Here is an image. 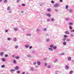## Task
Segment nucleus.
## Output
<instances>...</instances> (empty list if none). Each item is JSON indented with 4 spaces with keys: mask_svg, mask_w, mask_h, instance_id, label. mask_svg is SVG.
Here are the masks:
<instances>
[{
    "mask_svg": "<svg viewBox=\"0 0 74 74\" xmlns=\"http://www.w3.org/2000/svg\"><path fill=\"white\" fill-rule=\"evenodd\" d=\"M7 0H3V2L5 3H7Z\"/></svg>",
    "mask_w": 74,
    "mask_h": 74,
    "instance_id": "30",
    "label": "nucleus"
},
{
    "mask_svg": "<svg viewBox=\"0 0 74 74\" xmlns=\"http://www.w3.org/2000/svg\"><path fill=\"white\" fill-rule=\"evenodd\" d=\"M73 9H69V12H73Z\"/></svg>",
    "mask_w": 74,
    "mask_h": 74,
    "instance_id": "15",
    "label": "nucleus"
},
{
    "mask_svg": "<svg viewBox=\"0 0 74 74\" xmlns=\"http://www.w3.org/2000/svg\"><path fill=\"white\" fill-rule=\"evenodd\" d=\"M69 29H70V30H72L73 28H72V27L71 25L69 26Z\"/></svg>",
    "mask_w": 74,
    "mask_h": 74,
    "instance_id": "21",
    "label": "nucleus"
},
{
    "mask_svg": "<svg viewBox=\"0 0 74 74\" xmlns=\"http://www.w3.org/2000/svg\"><path fill=\"white\" fill-rule=\"evenodd\" d=\"M14 30L15 31H16V30H18V28H14Z\"/></svg>",
    "mask_w": 74,
    "mask_h": 74,
    "instance_id": "36",
    "label": "nucleus"
},
{
    "mask_svg": "<svg viewBox=\"0 0 74 74\" xmlns=\"http://www.w3.org/2000/svg\"><path fill=\"white\" fill-rule=\"evenodd\" d=\"M65 34H70V33H69V32L66 31L65 32Z\"/></svg>",
    "mask_w": 74,
    "mask_h": 74,
    "instance_id": "10",
    "label": "nucleus"
},
{
    "mask_svg": "<svg viewBox=\"0 0 74 74\" xmlns=\"http://www.w3.org/2000/svg\"><path fill=\"white\" fill-rule=\"evenodd\" d=\"M37 64L38 65V66H40V65L41 64V62H40L38 61L37 62Z\"/></svg>",
    "mask_w": 74,
    "mask_h": 74,
    "instance_id": "9",
    "label": "nucleus"
},
{
    "mask_svg": "<svg viewBox=\"0 0 74 74\" xmlns=\"http://www.w3.org/2000/svg\"><path fill=\"white\" fill-rule=\"evenodd\" d=\"M2 61H3V62H5V59H4V58H3L2 59Z\"/></svg>",
    "mask_w": 74,
    "mask_h": 74,
    "instance_id": "19",
    "label": "nucleus"
},
{
    "mask_svg": "<svg viewBox=\"0 0 74 74\" xmlns=\"http://www.w3.org/2000/svg\"><path fill=\"white\" fill-rule=\"evenodd\" d=\"M9 11V13H10V14H11L12 13V10H10Z\"/></svg>",
    "mask_w": 74,
    "mask_h": 74,
    "instance_id": "35",
    "label": "nucleus"
},
{
    "mask_svg": "<svg viewBox=\"0 0 74 74\" xmlns=\"http://www.w3.org/2000/svg\"><path fill=\"white\" fill-rule=\"evenodd\" d=\"M39 31H40V30L38 29H36V33H38V32H39Z\"/></svg>",
    "mask_w": 74,
    "mask_h": 74,
    "instance_id": "26",
    "label": "nucleus"
},
{
    "mask_svg": "<svg viewBox=\"0 0 74 74\" xmlns=\"http://www.w3.org/2000/svg\"><path fill=\"white\" fill-rule=\"evenodd\" d=\"M65 69H66V70H69V66L67 65H66L65 66Z\"/></svg>",
    "mask_w": 74,
    "mask_h": 74,
    "instance_id": "2",
    "label": "nucleus"
},
{
    "mask_svg": "<svg viewBox=\"0 0 74 74\" xmlns=\"http://www.w3.org/2000/svg\"><path fill=\"white\" fill-rule=\"evenodd\" d=\"M11 10V7L10 6L8 7L7 8V10L8 11H10V10Z\"/></svg>",
    "mask_w": 74,
    "mask_h": 74,
    "instance_id": "6",
    "label": "nucleus"
},
{
    "mask_svg": "<svg viewBox=\"0 0 74 74\" xmlns=\"http://www.w3.org/2000/svg\"><path fill=\"white\" fill-rule=\"evenodd\" d=\"M1 67L2 68H4V67H5V65H2L1 66Z\"/></svg>",
    "mask_w": 74,
    "mask_h": 74,
    "instance_id": "34",
    "label": "nucleus"
},
{
    "mask_svg": "<svg viewBox=\"0 0 74 74\" xmlns=\"http://www.w3.org/2000/svg\"><path fill=\"white\" fill-rule=\"evenodd\" d=\"M32 48H33V47L31 46H30L29 47V49H32Z\"/></svg>",
    "mask_w": 74,
    "mask_h": 74,
    "instance_id": "44",
    "label": "nucleus"
},
{
    "mask_svg": "<svg viewBox=\"0 0 74 74\" xmlns=\"http://www.w3.org/2000/svg\"><path fill=\"white\" fill-rule=\"evenodd\" d=\"M54 20H55V19L53 18L51 19V21H52V22H53V21H54Z\"/></svg>",
    "mask_w": 74,
    "mask_h": 74,
    "instance_id": "41",
    "label": "nucleus"
},
{
    "mask_svg": "<svg viewBox=\"0 0 74 74\" xmlns=\"http://www.w3.org/2000/svg\"><path fill=\"white\" fill-rule=\"evenodd\" d=\"M55 73H56L55 74H58V71H55Z\"/></svg>",
    "mask_w": 74,
    "mask_h": 74,
    "instance_id": "50",
    "label": "nucleus"
},
{
    "mask_svg": "<svg viewBox=\"0 0 74 74\" xmlns=\"http://www.w3.org/2000/svg\"><path fill=\"white\" fill-rule=\"evenodd\" d=\"M22 74H25V73L24 72H22Z\"/></svg>",
    "mask_w": 74,
    "mask_h": 74,
    "instance_id": "60",
    "label": "nucleus"
},
{
    "mask_svg": "<svg viewBox=\"0 0 74 74\" xmlns=\"http://www.w3.org/2000/svg\"><path fill=\"white\" fill-rule=\"evenodd\" d=\"M4 53L3 52H2L0 54V56H2L3 55V54Z\"/></svg>",
    "mask_w": 74,
    "mask_h": 74,
    "instance_id": "16",
    "label": "nucleus"
},
{
    "mask_svg": "<svg viewBox=\"0 0 74 74\" xmlns=\"http://www.w3.org/2000/svg\"><path fill=\"white\" fill-rule=\"evenodd\" d=\"M43 30L44 32H47V29L46 28H45L43 29Z\"/></svg>",
    "mask_w": 74,
    "mask_h": 74,
    "instance_id": "8",
    "label": "nucleus"
},
{
    "mask_svg": "<svg viewBox=\"0 0 74 74\" xmlns=\"http://www.w3.org/2000/svg\"><path fill=\"white\" fill-rule=\"evenodd\" d=\"M67 42H69L70 41V39L68 38L66 40Z\"/></svg>",
    "mask_w": 74,
    "mask_h": 74,
    "instance_id": "22",
    "label": "nucleus"
},
{
    "mask_svg": "<svg viewBox=\"0 0 74 74\" xmlns=\"http://www.w3.org/2000/svg\"><path fill=\"white\" fill-rule=\"evenodd\" d=\"M51 3L52 4H53L55 3V2L53 1H51Z\"/></svg>",
    "mask_w": 74,
    "mask_h": 74,
    "instance_id": "38",
    "label": "nucleus"
},
{
    "mask_svg": "<svg viewBox=\"0 0 74 74\" xmlns=\"http://www.w3.org/2000/svg\"><path fill=\"white\" fill-rule=\"evenodd\" d=\"M47 16H48L49 17H51V14H50L49 13L47 14Z\"/></svg>",
    "mask_w": 74,
    "mask_h": 74,
    "instance_id": "14",
    "label": "nucleus"
},
{
    "mask_svg": "<svg viewBox=\"0 0 74 74\" xmlns=\"http://www.w3.org/2000/svg\"><path fill=\"white\" fill-rule=\"evenodd\" d=\"M33 64H34V65H36V64H37V63H36V62H34V63H33Z\"/></svg>",
    "mask_w": 74,
    "mask_h": 74,
    "instance_id": "39",
    "label": "nucleus"
},
{
    "mask_svg": "<svg viewBox=\"0 0 74 74\" xmlns=\"http://www.w3.org/2000/svg\"><path fill=\"white\" fill-rule=\"evenodd\" d=\"M64 55V53H62L60 54V55Z\"/></svg>",
    "mask_w": 74,
    "mask_h": 74,
    "instance_id": "55",
    "label": "nucleus"
},
{
    "mask_svg": "<svg viewBox=\"0 0 74 74\" xmlns=\"http://www.w3.org/2000/svg\"><path fill=\"white\" fill-rule=\"evenodd\" d=\"M5 56L6 57H8V55L7 54L5 55Z\"/></svg>",
    "mask_w": 74,
    "mask_h": 74,
    "instance_id": "46",
    "label": "nucleus"
},
{
    "mask_svg": "<svg viewBox=\"0 0 74 74\" xmlns=\"http://www.w3.org/2000/svg\"><path fill=\"white\" fill-rule=\"evenodd\" d=\"M15 48H16V49H17V48H18V46H16L15 47Z\"/></svg>",
    "mask_w": 74,
    "mask_h": 74,
    "instance_id": "51",
    "label": "nucleus"
},
{
    "mask_svg": "<svg viewBox=\"0 0 74 74\" xmlns=\"http://www.w3.org/2000/svg\"><path fill=\"white\" fill-rule=\"evenodd\" d=\"M57 48V47L56 46H54L53 47V49H56Z\"/></svg>",
    "mask_w": 74,
    "mask_h": 74,
    "instance_id": "17",
    "label": "nucleus"
},
{
    "mask_svg": "<svg viewBox=\"0 0 74 74\" xmlns=\"http://www.w3.org/2000/svg\"><path fill=\"white\" fill-rule=\"evenodd\" d=\"M60 2L61 3L63 2V0H60Z\"/></svg>",
    "mask_w": 74,
    "mask_h": 74,
    "instance_id": "59",
    "label": "nucleus"
},
{
    "mask_svg": "<svg viewBox=\"0 0 74 74\" xmlns=\"http://www.w3.org/2000/svg\"><path fill=\"white\" fill-rule=\"evenodd\" d=\"M17 3H19V0H18L17 1Z\"/></svg>",
    "mask_w": 74,
    "mask_h": 74,
    "instance_id": "62",
    "label": "nucleus"
},
{
    "mask_svg": "<svg viewBox=\"0 0 74 74\" xmlns=\"http://www.w3.org/2000/svg\"><path fill=\"white\" fill-rule=\"evenodd\" d=\"M54 10L56 12H58L59 10L57 9H55Z\"/></svg>",
    "mask_w": 74,
    "mask_h": 74,
    "instance_id": "28",
    "label": "nucleus"
},
{
    "mask_svg": "<svg viewBox=\"0 0 74 74\" xmlns=\"http://www.w3.org/2000/svg\"><path fill=\"white\" fill-rule=\"evenodd\" d=\"M71 33H72V32H74V30H71Z\"/></svg>",
    "mask_w": 74,
    "mask_h": 74,
    "instance_id": "57",
    "label": "nucleus"
},
{
    "mask_svg": "<svg viewBox=\"0 0 74 74\" xmlns=\"http://www.w3.org/2000/svg\"><path fill=\"white\" fill-rule=\"evenodd\" d=\"M10 71L11 72H12V71H15V69H12L10 70Z\"/></svg>",
    "mask_w": 74,
    "mask_h": 74,
    "instance_id": "18",
    "label": "nucleus"
},
{
    "mask_svg": "<svg viewBox=\"0 0 74 74\" xmlns=\"http://www.w3.org/2000/svg\"><path fill=\"white\" fill-rule=\"evenodd\" d=\"M64 37L65 38H67V35H65L64 36Z\"/></svg>",
    "mask_w": 74,
    "mask_h": 74,
    "instance_id": "52",
    "label": "nucleus"
},
{
    "mask_svg": "<svg viewBox=\"0 0 74 74\" xmlns=\"http://www.w3.org/2000/svg\"><path fill=\"white\" fill-rule=\"evenodd\" d=\"M25 47L26 48H28L29 47V45H25Z\"/></svg>",
    "mask_w": 74,
    "mask_h": 74,
    "instance_id": "4",
    "label": "nucleus"
},
{
    "mask_svg": "<svg viewBox=\"0 0 74 74\" xmlns=\"http://www.w3.org/2000/svg\"><path fill=\"white\" fill-rule=\"evenodd\" d=\"M49 50H51V51H53V49H52V48H49Z\"/></svg>",
    "mask_w": 74,
    "mask_h": 74,
    "instance_id": "37",
    "label": "nucleus"
},
{
    "mask_svg": "<svg viewBox=\"0 0 74 74\" xmlns=\"http://www.w3.org/2000/svg\"><path fill=\"white\" fill-rule=\"evenodd\" d=\"M63 45H66L67 44L66 42H64L63 43Z\"/></svg>",
    "mask_w": 74,
    "mask_h": 74,
    "instance_id": "13",
    "label": "nucleus"
},
{
    "mask_svg": "<svg viewBox=\"0 0 74 74\" xmlns=\"http://www.w3.org/2000/svg\"><path fill=\"white\" fill-rule=\"evenodd\" d=\"M27 36H31V34H27Z\"/></svg>",
    "mask_w": 74,
    "mask_h": 74,
    "instance_id": "43",
    "label": "nucleus"
},
{
    "mask_svg": "<svg viewBox=\"0 0 74 74\" xmlns=\"http://www.w3.org/2000/svg\"><path fill=\"white\" fill-rule=\"evenodd\" d=\"M22 6H25V4H22Z\"/></svg>",
    "mask_w": 74,
    "mask_h": 74,
    "instance_id": "54",
    "label": "nucleus"
},
{
    "mask_svg": "<svg viewBox=\"0 0 74 74\" xmlns=\"http://www.w3.org/2000/svg\"><path fill=\"white\" fill-rule=\"evenodd\" d=\"M11 38H8V40H9V41H10V40H11Z\"/></svg>",
    "mask_w": 74,
    "mask_h": 74,
    "instance_id": "49",
    "label": "nucleus"
},
{
    "mask_svg": "<svg viewBox=\"0 0 74 74\" xmlns=\"http://www.w3.org/2000/svg\"><path fill=\"white\" fill-rule=\"evenodd\" d=\"M43 5V3H42L40 4V6H42Z\"/></svg>",
    "mask_w": 74,
    "mask_h": 74,
    "instance_id": "56",
    "label": "nucleus"
},
{
    "mask_svg": "<svg viewBox=\"0 0 74 74\" xmlns=\"http://www.w3.org/2000/svg\"><path fill=\"white\" fill-rule=\"evenodd\" d=\"M68 60L69 61H70V60H71V58L70 57H69L68 58Z\"/></svg>",
    "mask_w": 74,
    "mask_h": 74,
    "instance_id": "12",
    "label": "nucleus"
},
{
    "mask_svg": "<svg viewBox=\"0 0 74 74\" xmlns=\"http://www.w3.org/2000/svg\"><path fill=\"white\" fill-rule=\"evenodd\" d=\"M73 73V71H71L69 72V74H71Z\"/></svg>",
    "mask_w": 74,
    "mask_h": 74,
    "instance_id": "25",
    "label": "nucleus"
},
{
    "mask_svg": "<svg viewBox=\"0 0 74 74\" xmlns=\"http://www.w3.org/2000/svg\"><path fill=\"white\" fill-rule=\"evenodd\" d=\"M49 41H50V39L49 38L47 39L46 42H49Z\"/></svg>",
    "mask_w": 74,
    "mask_h": 74,
    "instance_id": "23",
    "label": "nucleus"
},
{
    "mask_svg": "<svg viewBox=\"0 0 74 74\" xmlns=\"http://www.w3.org/2000/svg\"><path fill=\"white\" fill-rule=\"evenodd\" d=\"M66 21H69V18H66Z\"/></svg>",
    "mask_w": 74,
    "mask_h": 74,
    "instance_id": "53",
    "label": "nucleus"
},
{
    "mask_svg": "<svg viewBox=\"0 0 74 74\" xmlns=\"http://www.w3.org/2000/svg\"><path fill=\"white\" fill-rule=\"evenodd\" d=\"M59 4L58 3H55L54 5V7L57 8L59 7Z\"/></svg>",
    "mask_w": 74,
    "mask_h": 74,
    "instance_id": "1",
    "label": "nucleus"
},
{
    "mask_svg": "<svg viewBox=\"0 0 74 74\" xmlns=\"http://www.w3.org/2000/svg\"><path fill=\"white\" fill-rule=\"evenodd\" d=\"M62 40L63 41H65L66 40V38H64Z\"/></svg>",
    "mask_w": 74,
    "mask_h": 74,
    "instance_id": "33",
    "label": "nucleus"
},
{
    "mask_svg": "<svg viewBox=\"0 0 74 74\" xmlns=\"http://www.w3.org/2000/svg\"><path fill=\"white\" fill-rule=\"evenodd\" d=\"M19 67L18 66H16L15 67V70H19Z\"/></svg>",
    "mask_w": 74,
    "mask_h": 74,
    "instance_id": "3",
    "label": "nucleus"
},
{
    "mask_svg": "<svg viewBox=\"0 0 74 74\" xmlns=\"http://www.w3.org/2000/svg\"><path fill=\"white\" fill-rule=\"evenodd\" d=\"M48 11H51V8H49L47 9Z\"/></svg>",
    "mask_w": 74,
    "mask_h": 74,
    "instance_id": "27",
    "label": "nucleus"
},
{
    "mask_svg": "<svg viewBox=\"0 0 74 74\" xmlns=\"http://www.w3.org/2000/svg\"><path fill=\"white\" fill-rule=\"evenodd\" d=\"M5 32H8V30H5Z\"/></svg>",
    "mask_w": 74,
    "mask_h": 74,
    "instance_id": "61",
    "label": "nucleus"
},
{
    "mask_svg": "<svg viewBox=\"0 0 74 74\" xmlns=\"http://www.w3.org/2000/svg\"><path fill=\"white\" fill-rule=\"evenodd\" d=\"M53 47H54V45L53 44H52L50 46V48H53Z\"/></svg>",
    "mask_w": 74,
    "mask_h": 74,
    "instance_id": "20",
    "label": "nucleus"
},
{
    "mask_svg": "<svg viewBox=\"0 0 74 74\" xmlns=\"http://www.w3.org/2000/svg\"><path fill=\"white\" fill-rule=\"evenodd\" d=\"M47 68H51V65H48L47 66Z\"/></svg>",
    "mask_w": 74,
    "mask_h": 74,
    "instance_id": "29",
    "label": "nucleus"
},
{
    "mask_svg": "<svg viewBox=\"0 0 74 74\" xmlns=\"http://www.w3.org/2000/svg\"><path fill=\"white\" fill-rule=\"evenodd\" d=\"M35 67L36 68H38V65H36L35 66Z\"/></svg>",
    "mask_w": 74,
    "mask_h": 74,
    "instance_id": "48",
    "label": "nucleus"
},
{
    "mask_svg": "<svg viewBox=\"0 0 74 74\" xmlns=\"http://www.w3.org/2000/svg\"><path fill=\"white\" fill-rule=\"evenodd\" d=\"M21 73V71H17V73L18 74H19Z\"/></svg>",
    "mask_w": 74,
    "mask_h": 74,
    "instance_id": "31",
    "label": "nucleus"
},
{
    "mask_svg": "<svg viewBox=\"0 0 74 74\" xmlns=\"http://www.w3.org/2000/svg\"><path fill=\"white\" fill-rule=\"evenodd\" d=\"M47 63H45V66H47Z\"/></svg>",
    "mask_w": 74,
    "mask_h": 74,
    "instance_id": "63",
    "label": "nucleus"
},
{
    "mask_svg": "<svg viewBox=\"0 0 74 74\" xmlns=\"http://www.w3.org/2000/svg\"><path fill=\"white\" fill-rule=\"evenodd\" d=\"M69 25H73V23H69Z\"/></svg>",
    "mask_w": 74,
    "mask_h": 74,
    "instance_id": "45",
    "label": "nucleus"
},
{
    "mask_svg": "<svg viewBox=\"0 0 74 74\" xmlns=\"http://www.w3.org/2000/svg\"><path fill=\"white\" fill-rule=\"evenodd\" d=\"M47 21L48 22H50V19H47Z\"/></svg>",
    "mask_w": 74,
    "mask_h": 74,
    "instance_id": "58",
    "label": "nucleus"
},
{
    "mask_svg": "<svg viewBox=\"0 0 74 74\" xmlns=\"http://www.w3.org/2000/svg\"><path fill=\"white\" fill-rule=\"evenodd\" d=\"M46 59H47V58H45L43 59V60H46Z\"/></svg>",
    "mask_w": 74,
    "mask_h": 74,
    "instance_id": "64",
    "label": "nucleus"
},
{
    "mask_svg": "<svg viewBox=\"0 0 74 74\" xmlns=\"http://www.w3.org/2000/svg\"><path fill=\"white\" fill-rule=\"evenodd\" d=\"M71 37H73V36H74V35L71 34Z\"/></svg>",
    "mask_w": 74,
    "mask_h": 74,
    "instance_id": "47",
    "label": "nucleus"
},
{
    "mask_svg": "<svg viewBox=\"0 0 74 74\" xmlns=\"http://www.w3.org/2000/svg\"><path fill=\"white\" fill-rule=\"evenodd\" d=\"M31 70H32V71H34L35 69H34V67H31Z\"/></svg>",
    "mask_w": 74,
    "mask_h": 74,
    "instance_id": "7",
    "label": "nucleus"
},
{
    "mask_svg": "<svg viewBox=\"0 0 74 74\" xmlns=\"http://www.w3.org/2000/svg\"><path fill=\"white\" fill-rule=\"evenodd\" d=\"M13 40L14 41V42H15L16 41H17V39H16V38H14L13 39Z\"/></svg>",
    "mask_w": 74,
    "mask_h": 74,
    "instance_id": "11",
    "label": "nucleus"
},
{
    "mask_svg": "<svg viewBox=\"0 0 74 74\" xmlns=\"http://www.w3.org/2000/svg\"><path fill=\"white\" fill-rule=\"evenodd\" d=\"M19 57L17 56L15 57V58L16 59H19Z\"/></svg>",
    "mask_w": 74,
    "mask_h": 74,
    "instance_id": "24",
    "label": "nucleus"
},
{
    "mask_svg": "<svg viewBox=\"0 0 74 74\" xmlns=\"http://www.w3.org/2000/svg\"><path fill=\"white\" fill-rule=\"evenodd\" d=\"M27 57H28V58H30L32 57V56H31L30 54H28L27 56Z\"/></svg>",
    "mask_w": 74,
    "mask_h": 74,
    "instance_id": "5",
    "label": "nucleus"
},
{
    "mask_svg": "<svg viewBox=\"0 0 74 74\" xmlns=\"http://www.w3.org/2000/svg\"><path fill=\"white\" fill-rule=\"evenodd\" d=\"M13 63L14 64H15L16 63V60H14L13 61Z\"/></svg>",
    "mask_w": 74,
    "mask_h": 74,
    "instance_id": "32",
    "label": "nucleus"
},
{
    "mask_svg": "<svg viewBox=\"0 0 74 74\" xmlns=\"http://www.w3.org/2000/svg\"><path fill=\"white\" fill-rule=\"evenodd\" d=\"M58 62V59H56L55 60V61H54V62Z\"/></svg>",
    "mask_w": 74,
    "mask_h": 74,
    "instance_id": "42",
    "label": "nucleus"
},
{
    "mask_svg": "<svg viewBox=\"0 0 74 74\" xmlns=\"http://www.w3.org/2000/svg\"><path fill=\"white\" fill-rule=\"evenodd\" d=\"M68 8H69V6H68V5H66V9H67Z\"/></svg>",
    "mask_w": 74,
    "mask_h": 74,
    "instance_id": "40",
    "label": "nucleus"
}]
</instances>
